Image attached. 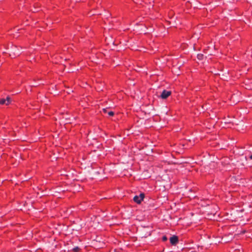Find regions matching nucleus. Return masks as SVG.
<instances>
[{
  "label": "nucleus",
  "instance_id": "obj_7",
  "mask_svg": "<svg viewBox=\"0 0 252 252\" xmlns=\"http://www.w3.org/2000/svg\"><path fill=\"white\" fill-rule=\"evenodd\" d=\"M80 248L79 247H75L73 248L72 250L73 252H79L80 251Z\"/></svg>",
  "mask_w": 252,
  "mask_h": 252
},
{
  "label": "nucleus",
  "instance_id": "obj_1",
  "mask_svg": "<svg viewBox=\"0 0 252 252\" xmlns=\"http://www.w3.org/2000/svg\"><path fill=\"white\" fill-rule=\"evenodd\" d=\"M145 194L144 193H141L139 196L135 195L133 198V200L137 204H140L143 200Z\"/></svg>",
  "mask_w": 252,
  "mask_h": 252
},
{
  "label": "nucleus",
  "instance_id": "obj_6",
  "mask_svg": "<svg viewBox=\"0 0 252 252\" xmlns=\"http://www.w3.org/2000/svg\"><path fill=\"white\" fill-rule=\"evenodd\" d=\"M197 59L199 61H202L204 59V55L202 54H198L197 55Z\"/></svg>",
  "mask_w": 252,
  "mask_h": 252
},
{
  "label": "nucleus",
  "instance_id": "obj_8",
  "mask_svg": "<svg viewBox=\"0 0 252 252\" xmlns=\"http://www.w3.org/2000/svg\"><path fill=\"white\" fill-rule=\"evenodd\" d=\"M167 237L166 235H164L161 238V240L162 242H165L167 240Z\"/></svg>",
  "mask_w": 252,
  "mask_h": 252
},
{
  "label": "nucleus",
  "instance_id": "obj_3",
  "mask_svg": "<svg viewBox=\"0 0 252 252\" xmlns=\"http://www.w3.org/2000/svg\"><path fill=\"white\" fill-rule=\"evenodd\" d=\"M11 102V99L9 96H7L6 98H1L0 99V104H6V105H9Z\"/></svg>",
  "mask_w": 252,
  "mask_h": 252
},
{
  "label": "nucleus",
  "instance_id": "obj_9",
  "mask_svg": "<svg viewBox=\"0 0 252 252\" xmlns=\"http://www.w3.org/2000/svg\"><path fill=\"white\" fill-rule=\"evenodd\" d=\"M108 114L110 116H113L114 115V112L113 111H109L108 113Z\"/></svg>",
  "mask_w": 252,
  "mask_h": 252
},
{
  "label": "nucleus",
  "instance_id": "obj_4",
  "mask_svg": "<svg viewBox=\"0 0 252 252\" xmlns=\"http://www.w3.org/2000/svg\"><path fill=\"white\" fill-rule=\"evenodd\" d=\"M170 243L172 245H176L179 241L178 237L176 235H173L170 238Z\"/></svg>",
  "mask_w": 252,
  "mask_h": 252
},
{
  "label": "nucleus",
  "instance_id": "obj_2",
  "mask_svg": "<svg viewBox=\"0 0 252 252\" xmlns=\"http://www.w3.org/2000/svg\"><path fill=\"white\" fill-rule=\"evenodd\" d=\"M21 54L20 51L17 48V47H13L11 49V52L10 53V56H12L13 54V56H18Z\"/></svg>",
  "mask_w": 252,
  "mask_h": 252
},
{
  "label": "nucleus",
  "instance_id": "obj_10",
  "mask_svg": "<svg viewBox=\"0 0 252 252\" xmlns=\"http://www.w3.org/2000/svg\"><path fill=\"white\" fill-rule=\"evenodd\" d=\"M250 158L252 159V154L250 156Z\"/></svg>",
  "mask_w": 252,
  "mask_h": 252
},
{
  "label": "nucleus",
  "instance_id": "obj_5",
  "mask_svg": "<svg viewBox=\"0 0 252 252\" xmlns=\"http://www.w3.org/2000/svg\"><path fill=\"white\" fill-rule=\"evenodd\" d=\"M171 94V91H168L166 90H164L161 94L160 96L163 99L167 98Z\"/></svg>",
  "mask_w": 252,
  "mask_h": 252
}]
</instances>
